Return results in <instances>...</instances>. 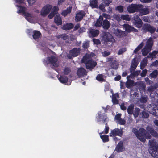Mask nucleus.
<instances>
[{
  "label": "nucleus",
  "mask_w": 158,
  "mask_h": 158,
  "mask_svg": "<svg viewBox=\"0 0 158 158\" xmlns=\"http://www.w3.org/2000/svg\"><path fill=\"white\" fill-rule=\"evenodd\" d=\"M132 131L138 139L142 142H145L146 138L150 139L151 138V135L148 133L146 130L143 128H140L139 131L137 129L133 128Z\"/></svg>",
  "instance_id": "nucleus-1"
},
{
  "label": "nucleus",
  "mask_w": 158,
  "mask_h": 158,
  "mask_svg": "<svg viewBox=\"0 0 158 158\" xmlns=\"http://www.w3.org/2000/svg\"><path fill=\"white\" fill-rule=\"evenodd\" d=\"M149 144L150 154L154 158H158V146L155 140H150Z\"/></svg>",
  "instance_id": "nucleus-2"
},
{
  "label": "nucleus",
  "mask_w": 158,
  "mask_h": 158,
  "mask_svg": "<svg viewBox=\"0 0 158 158\" xmlns=\"http://www.w3.org/2000/svg\"><path fill=\"white\" fill-rule=\"evenodd\" d=\"M82 61L85 63L86 67L88 69L91 70L97 65V63L93 61L88 54H86L83 57Z\"/></svg>",
  "instance_id": "nucleus-3"
},
{
  "label": "nucleus",
  "mask_w": 158,
  "mask_h": 158,
  "mask_svg": "<svg viewBox=\"0 0 158 158\" xmlns=\"http://www.w3.org/2000/svg\"><path fill=\"white\" fill-rule=\"evenodd\" d=\"M17 6L18 7L17 9L18 10V13H22L23 15V16L28 22L31 23H34V21L32 19V15L29 13L25 12L26 10V8L21 6Z\"/></svg>",
  "instance_id": "nucleus-4"
},
{
  "label": "nucleus",
  "mask_w": 158,
  "mask_h": 158,
  "mask_svg": "<svg viewBox=\"0 0 158 158\" xmlns=\"http://www.w3.org/2000/svg\"><path fill=\"white\" fill-rule=\"evenodd\" d=\"M52 6L50 5H47L44 6L42 9L40 14L43 16H46L50 11Z\"/></svg>",
  "instance_id": "nucleus-5"
},
{
  "label": "nucleus",
  "mask_w": 158,
  "mask_h": 158,
  "mask_svg": "<svg viewBox=\"0 0 158 158\" xmlns=\"http://www.w3.org/2000/svg\"><path fill=\"white\" fill-rule=\"evenodd\" d=\"M139 4H131L127 8V10L129 13H133L138 12Z\"/></svg>",
  "instance_id": "nucleus-6"
},
{
  "label": "nucleus",
  "mask_w": 158,
  "mask_h": 158,
  "mask_svg": "<svg viewBox=\"0 0 158 158\" xmlns=\"http://www.w3.org/2000/svg\"><path fill=\"white\" fill-rule=\"evenodd\" d=\"M138 11L141 15H147L149 13V9L147 7H144L143 5H139Z\"/></svg>",
  "instance_id": "nucleus-7"
},
{
  "label": "nucleus",
  "mask_w": 158,
  "mask_h": 158,
  "mask_svg": "<svg viewBox=\"0 0 158 158\" xmlns=\"http://www.w3.org/2000/svg\"><path fill=\"white\" fill-rule=\"evenodd\" d=\"M47 60V61L46 62L47 64L50 63L55 67L58 66L57 60L56 57L51 56L48 57Z\"/></svg>",
  "instance_id": "nucleus-8"
},
{
  "label": "nucleus",
  "mask_w": 158,
  "mask_h": 158,
  "mask_svg": "<svg viewBox=\"0 0 158 158\" xmlns=\"http://www.w3.org/2000/svg\"><path fill=\"white\" fill-rule=\"evenodd\" d=\"M133 23L138 28H140L142 26V21L138 15H136L134 17Z\"/></svg>",
  "instance_id": "nucleus-9"
},
{
  "label": "nucleus",
  "mask_w": 158,
  "mask_h": 158,
  "mask_svg": "<svg viewBox=\"0 0 158 158\" xmlns=\"http://www.w3.org/2000/svg\"><path fill=\"white\" fill-rule=\"evenodd\" d=\"M123 134L122 131L118 128H115L111 131L110 133V136L111 137L116 135L121 136Z\"/></svg>",
  "instance_id": "nucleus-10"
},
{
  "label": "nucleus",
  "mask_w": 158,
  "mask_h": 158,
  "mask_svg": "<svg viewBox=\"0 0 158 158\" xmlns=\"http://www.w3.org/2000/svg\"><path fill=\"white\" fill-rule=\"evenodd\" d=\"M113 33L116 36L119 38L125 36L127 35L125 31H121L118 29H114Z\"/></svg>",
  "instance_id": "nucleus-11"
},
{
  "label": "nucleus",
  "mask_w": 158,
  "mask_h": 158,
  "mask_svg": "<svg viewBox=\"0 0 158 158\" xmlns=\"http://www.w3.org/2000/svg\"><path fill=\"white\" fill-rule=\"evenodd\" d=\"M123 28L125 31L128 32H130L131 31L137 32L138 30L134 28V27L128 24H124L123 25Z\"/></svg>",
  "instance_id": "nucleus-12"
},
{
  "label": "nucleus",
  "mask_w": 158,
  "mask_h": 158,
  "mask_svg": "<svg viewBox=\"0 0 158 158\" xmlns=\"http://www.w3.org/2000/svg\"><path fill=\"white\" fill-rule=\"evenodd\" d=\"M143 29L144 30L149 32L151 33H154L156 31V28L149 24H145Z\"/></svg>",
  "instance_id": "nucleus-13"
},
{
  "label": "nucleus",
  "mask_w": 158,
  "mask_h": 158,
  "mask_svg": "<svg viewBox=\"0 0 158 158\" xmlns=\"http://www.w3.org/2000/svg\"><path fill=\"white\" fill-rule=\"evenodd\" d=\"M98 122L100 123V122L102 121L103 123H104L106 121L107 119L106 117L104 114H102L101 112H99L98 115L97 116Z\"/></svg>",
  "instance_id": "nucleus-14"
},
{
  "label": "nucleus",
  "mask_w": 158,
  "mask_h": 158,
  "mask_svg": "<svg viewBox=\"0 0 158 158\" xmlns=\"http://www.w3.org/2000/svg\"><path fill=\"white\" fill-rule=\"evenodd\" d=\"M70 54L73 56H76L80 53L79 48H74L69 52Z\"/></svg>",
  "instance_id": "nucleus-15"
},
{
  "label": "nucleus",
  "mask_w": 158,
  "mask_h": 158,
  "mask_svg": "<svg viewBox=\"0 0 158 158\" xmlns=\"http://www.w3.org/2000/svg\"><path fill=\"white\" fill-rule=\"evenodd\" d=\"M89 35L90 37L97 36L99 34V31L97 30H94L90 28L89 29Z\"/></svg>",
  "instance_id": "nucleus-16"
},
{
  "label": "nucleus",
  "mask_w": 158,
  "mask_h": 158,
  "mask_svg": "<svg viewBox=\"0 0 158 158\" xmlns=\"http://www.w3.org/2000/svg\"><path fill=\"white\" fill-rule=\"evenodd\" d=\"M77 74L80 77H82L87 74V72L85 69L82 68H79L77 72Z\"/></svg>",
  "instance_id": "nucleus-17"
},
{
  "label": "nucleus",
  "mask_w": 158,
  "mask_h": 158,
  "mask_svg": "<svg viewBox=\"0 0 158 158\" xmlns=\"http://www.w3.org/2000/svg\"><path fill=\"white\" fill-rule=\"evenodd\" d=\"M131 75H129L127 77V80L126 82V86L128 88H130L133 84V81L130 80V78H131Z\"/></svg>",
  "instance_id": "nucleus-18"
},
{
  "label": "nucleus",
  "mask_w": 158,
  "mask_h": 158,
  "mask_svg": "<svg viewBox=\"0 0 158 158\" xmlns=\"http://www.w3.org/2000/svg\"><path fill=\"white\" fill-rule=\"evenodd\" d=\"M85 15V13L83 11H81L76 14V20L77 21L81 20L83 17Z\"/></svg>",
  "instance_id": "nucleus-19"
},
{
  "label": "nucleus",
  "mask_w": 158,
  "mask_h": 158,
  "mask_svg": "<svg viewBox=\"0 0 158 158\" xmlns=\"http://www.w3.org/2000/svg\"><path fill=\"white\" fill-rule=\"evenodd\" d=\"M124 149L123 146V142L120 141L116 147L115 150L118 152H120L124 150Z\"/></svg>",
  "instance_id": "nucleus-20"
},
{
  "label": "nucleus",
  "mask_w": 158,
  "mask_h": 158,
  "mask_svg": "<svg viewBox=\"0 0 158 158\" xmlns=\"http://www.w3.org/2000/svg\"><path fill=\"white\" fill-rule=\"evenodd\" d=\"M158 87V84H156L154 86H150L147 89V91L150 93V96L153 97L152 95V92Z\"/></svg>",
  "instance_id": "nucleus-21"
},
{
  "label": "nucleus",
  "mask_w": 158,
  "mask_h": 158,
  "mask_svg": "<svg viewBox=\"0 0 158 158\" xmlns=\"http://www.w3.org/2000/svg\"><path fill=\"white\" fill-rule=\"evenodd\" d=\"M147 130L149 131L151 135L153 136L158 138V133L155 131L152 128L149 126H148L146 128Z\"/></svg>",
  "instance_id": "nucleus-22"
},
{
  "label": "nucleus",
  "mask_w": 158,
  "mask_h": 158,
  "mask_svg": "<svg viewBox=\"0 0 158 158\" xmlns=\"http://www.w3.org/2000/svg\"><path fill=\"white\" fill-rule=\"evenodd\" d=\"M104 37L109 41L114 42V39L113 38L111 35L109 33H106L104 34Z\"/></svg>",
  "instance_id": "nucleus-23"
},
{
  "label": "nucleus",
  "mask_w": 158,
  "mask_h": 158,
  "mask_svg": "<svg viewBox=\"0 0 158 158\" xmlns=\"http://www.w3.org/2000/svg\"><path fill=\"white\" fill-rule=\"evenodd\" d=\"M55 23L57 25H61L62 24V20L59 14H57L55 17Z\"/></svg>",
  "instance_id": "nucleus-24"
},
{
  "label": "nucleus",
  "mask_w": 158,
  "mask_h": 158,
  "mask_svg": "<svg viewBox=\"0 0 158 158\" xmlns=\"http://www.w3.org/2000/svg\"><path fill=\"white\" fill-rule=\"evenodd\" d=\"M103 18L102 16H100L99 18L97 20V22L95 24V26L97 27H100L102 25Z\"/></svg>",
  "instance_id": "nucleus-25"
},
{
  "label": "nucleus",
  "mask_w": 158,
  "mask_h": 158,
  "mask_svg": "<svg viewBox=\"0 0 158 158\" xmlns=\"http://www.w3.org/2000/svg\"><path fill=\"white\" fill-rule=\"evenodd\" d=\"M153 44V42L152 39L151 38H150L147 40L145 46L146 47L149 48L151 49Z\"/></svg>",
  "instance_id": "nucleus-26"
},
{
  "label": "nucleus",
  "mask_w": 158,
  "mask_h": 158,
  "mask_svg": "<svg viewBox=\"0 0 158 158\" xmlns=\"http://www.w3.org/2000/svg\"><path fill=\"white\" fill-rule=\"evenodd\" d=\"M102 26L104 29H107L110 27V23L107 20H105L103 21Z\"/></svg>",
  "instance_id": "nucleus-27"
},
{
  "label": "nucleus",
  "mask_w": 158,
  "mask_h": 158,
  "mask_svg": "<svg viewBox=\"0 0 158 158\" xmlns=\"http://www.w3.org/2000/svg\"><path fill=\"white\" fill-rule=\"evenodd\" d=\"M41 35V33L37 31H35L33 32V37L34 39L36 40L40 38Z\"/></svg>",
  "instance_id": "nucleus-28"
},
{
  "label": "nucleus",
  "mask_w": 158,
  "mask_h": 158,
  "mask_svg": "<svg viewBox=\"0 0 158 158\" xmlns=\"http://www.w3.org/2000/svg\"><path fill=\"white\" fill-rule=\"evenodd\" d=\"M72 7L69 6L68 7L66 10H63L61 14L64 16H66L68 14L70 13L71 11Z\"/></svg>",
  "instance_id": "nucleus-29"
},
{
  "label": "nucleus",
  "mask_w": 158,
  "mask_h": 158,
  "mask_svg": "<svg viewBox=\"0 0 158 158\" xmlns=\"http://www.w3.org/2000/svg\"><path fill=\"white\" fill-rule=\"evenodd\" d=\"M151 50L149 48L146 47L145 46V48L142 50V54L144 56H146L151 51Z\"/></svg>",
  "instance_id": "nucleus-30"
},
{
  "label": "nucleus",
  "mask_w": 158,
  "mask_h": 158,
  "mask_svg": "<svg viewBox=\"0 0 158 158\" xmlns=\"http://www.w3.org/2000/svg\"><path fill=\"white\" fill-rule=\"evenodd\" d=\"M158 53V51H154L150 53L148 57L150 58H155L156 56V55Z\"/></svg>",
  "instance_id": "nucleus-31"
},
{
  "label": "nucleus",
  "mask_w": 158,
  "mask_h": 158,
  "mask_svg": "<svg viewBox=\"0 0 158 158\" xmlns=\"http://www.w3.org/2000/svg\"><path fill=\"white\" fill-rule=\"evenodd\" d=\"M147 62V58H145L141 61L140 63V68L143 69L144 67L146 65Z\"/></svg>",
  "instance_id": "nucleus-32"
},
{
  "label": "nucleus",
  "mask_w": 158,
  "mask_h": 158,
  "mask_svg": "<svg viewBox=\"0 0 158 158\" xmlns=\"http://www.w3.org/2000/svg\"><path fill=\"white\" fill-rule=\"evenodd\" d=\"M73 27V25L72 23H67L64 25L62 28L64 30H67L72 28Z\"/></svg>",
  "instance_id": "nucleus-33"
},
{
  "label": "nucleus",
  "mask_w": 158,
  "mask_h": 158,
  "mask_svg": "<svg viewBox=\"0 0 158 158\" xmlns=\"http://www.w3.org/2000/svg\"><path fill=\"white\" fill-rule=\"evenodd\" d=\"M90 6L92 8H97L98 6L97 0H93L90 1Z\"/></svg>",
  "instance_id": "nucleus-34"
},
{
  "label": "nucleus",
  "mask_w": 158,
  "mask_h": 158,
  "mask_svg": "<svg viewBox=\"0 0 158 158\" xmlns=\"http://www.w3.org/2000/svg\"><path fill=\"white\" fill-rule=\"evenodd\" d=\"M137 64V62L135 60V59H134L132 60V63L131 65V70H135L136 69Z\"/></svg>",
  "instance_id": "nucleus-35"
},
{
  "label": "nucleus",
  "mask_w": 158,
  "mask_h": 158,
  "mask_svg": "<svg viewBox=\"0 0 158 158\" xmlns=\"http://www.w3.org/2000/svg\"><path fill=\"white\" fill-rule=\"evenodd\" d=\"M60 81L62 83H65L68 81L67 78L65 76H61L58 78Z\"/></svg>",
  "instance_id": "nucleus-36"
},
{
  "label": "nucleus",
  "mask_w": 158,
  "mask_h": 158,
  "mask_svg": "<svg viewBox=\"0 0 158 158\" xmlns=\"http://www.w3.org/2000/svg\"><path fill=\"white\" fill-rule=\"evenodd\" d=\"M121 19L125 20L127 21H130V18L129 15H122L121 16Z\"/></svg>",
  "instance_id": "nucleus-37"
},
{
  "label": "nucleus",
  "mask_w": 158,
  "mask_h": 158,
  "mask_svg": "<svg viewBox=\"0 0 158 158\" xmlns=\"http://www.w3.org/2000/svg\"><path fill=\"white\" fill-rule=\"evenodd\" d=\"M134 109V105H130L128 108L127 111L129 114H131L133 113V110Z\"/></svg>",
  "instance_id": "nucleus-38"
},
{
  "label": "nucleus",
  "mask_w": 158,
  "mask_h": 158,
  "mask_svg": "<svg viewBox=\"0 0 158 158\" xmlns=\"http://www.w3.org/2000/svg\"><path fill=\"white\" fill-rule=\"evenodd\" d=\"M138 84L139 85L140 89L143 90H145V85L143 82L142 81H139L138 82Z\"/></svg>",
  "instance_id": "nucleus-39"
},
{
  "label": "nucleus",
  "mask_w": 158,
  "mask_h": 158,
  "mask_svg": "<svg viewBox=\"0 0 158 158\" xmlns=\"http://www.w3.org/2000/svg\"><path fill=\"white\" fill-rule=\"evenodd\" d=\"M100 137L104 142H106L109 141V139L108 135H100Z\"/></svg>",
  "instance_id": "nucleus-40"
},
{
  "label": "nucleus",
  "mask_w": 158,
  "mask_h": 158,
  "mask_svg": "<svg viewBox=\"0 0 158 158\" xmlns=\"http://www.w3.org/2000/svg\"><path fill=\"white\" fill-rule=\"evenodd\" d=\"M96 79L100 81H102L104 80L103 75L102 74H98L96 77Z\"/></svg>",
  "instance_id": "nucleus-41"
},
{
  "label": "nucleus",
  "mask_w": 158,
  "mask_h": 158,
  "mask_svg": "<svg viewBox=\"0 0 158 158\" xmlns=\"http://www.w3.org/2000/svg\"><path fill=\"white\" fill-rule=\"evenodd\" d=\"M158 75V72L157 70L154 71L150 75V76L152 78H155Z\"/></svg>",
  "instance_id": "nucleus-42"
},
{
  "label": "nucleus",
  "mask_w": 158,
  "mask_h": 158,
  "mask_svg": "<svg viewBox=\"0 0 158 158\" xmlns=\"http://www.w3.org/2000/svg\"><path fill=\"white\" fill-rule=\"evenodd\" d=\"M144 45V44L143 42H142L141 43V44L138 46V47L136 48L135 49V50L134 51V52L135 53H136L141 48H142V47Z\"/></svg>",
  "instance_id": "nucleus-43"
},
{
  "label": "nucleus",
  "mask_w": 158,
  "mask_h": 158,
  "mask_svg": "<svg viewBox=\"0 0 158 158\" xmlns=\"http://www.w3.org/2000/svg\"><path fill=\"white\" fill-rule=\"evenodd\" d=\"M131 78H133V77H136L139 75V74L140 73V71H137L133 72L132 73V71H131Z\"/></svg>",
  "instance_id": "nucleus-44"
},
{
  "label": "nucleus",
  "mask_w": 158,
  "mask_h": 158,
  "mask_svg": "<svg viewBox=\"0 0 158 158\" xmlns=\"http://www.w3.org/2000/svg\"><path fill=\"white\" fill-rule=\"evenodd\" d=\"M123 7L122 6H117L115 8V10L120 13L122 12L123 11Z\"/></svg>",
  "instance_id": "nucleus-45"
},
{
  "label": "nucleus",
  "mask_w": 158,
  "mask_h": 158,
  "mask_svg": "<svg viewBox=\"0 0 158 158\" xmlns=\"http://www.w3.org/2000/svg\"><path fill=\"white\" fill-rule=\"evenodd\" d=\"M58 38H61L63 40H65L69 39V36L66 34H62L61 35H59L58 36Z\"/></svg>",
  "instance_id": "nucleus-46"
},
{
  "label": "nucleus",
  "mask_w": 158,
  "mask_h": 158,
  "mask_svg": "<svg viewBox=\"0 0 158 158\" xmlns=\"http://www.w3.org/2000/svg\"><path fill=\"white\" fill-rule=\"evenodd\" d=\"M147 100V97L146 96H142L140 99V101L141 102L145 103L146 102Z\"/></svg>",
  "instance_id": "nucleus-47"
},
{
  "label": "nucleus",
  "mask_w": 158,
  "mask_h": 158,
  "mask_svg": "<svg viewBox=\"0 0 158 158\" xmlns=\"http://www.w3.org/2000/svg\"><path fill=\"white\" fill-rule=\"evenodd\" d=\"M139 109L137 108H135L134 112L133 113L134 116L136 117L138 116L139 112Z\"/></svg>",
  "instance_id": "nucleus-48"
},
{
  "label": "nucleus",
  "mask_w": 158,
  "mask_h": 158,
  "mask_svg": "<svg viewBox=\"0 0 158 158\" xmlns=\"http://www.w3.org/2000/svg\"><path fill=\"white\" fill-rule=\"evenodd\" d=\"M126 51V48H123L120 49L118 50L117 54L118 55L122 54Z\"/></svg>",
  "instance_id": "nucleus-49"
},
{
  "label": "nucleus",
  "mask_w": 158,
  "mask_h": 158,
  "mask_svg": "<svg viewBox=\"0 0 158 158\" xmlns=\"http://www.w3.org/2000/svg\"><path fill=\"white\" fill-rule=\"evenodd\" d=\"M121 114H117L115 117V119L116 121V122H117L120 119H121Z\"/></svg>",
  "instance_id": "nucleus-50"
},
{
  "label": "nucleus",
  "mask_w": 158,
  "mask_h": 158,
  "mask_svg": "<svg viewBox=\"0 0 158 158\" xmlns=\"http://www.w3.org/2000/svg\"><path fill=\"white\" fill-rule=\"evenodd\" d=\"M117 123L118 124V123L121 125H123L125 124L126 121L124 119L121 118Z\"/></svg>",
  "instance_id": "nucleus-51"
},
{
  "label": "nucleus",
  "mask_w": 158,
  "mask_h": 158,
  "mask_svg": "<svg viewBox=\"0 0 158 158\" xmlns=\"http://www.w3.org/2000/svg\"><path fill=\"white\" fill-rule=\"evenodd\" d=\"M151 113L154 115L158 116V109L157 110H155V109L153 110L152 111H151Z\"/></svg>",
  "instance_id": "nucleus-52"
},
{
  "label": "nucleus",
  "mask_w": 158,
  "mask_h": 158,
  "mask_svg": "<svg viewBox=\"0 0 158 158\" xmlns=\"http://www.w3.org/2000/svg\"><path fill=\"white\" fill-rule=\"evenodd\" d=\"M102 54L103 56L105 57L110 55V53L109 52L104 51V52H102Z\"/></svg>",
  "instance_id": "nucleus-53"
},
{
  "label": "nucleus",
  "mask_w": 158,
  "mask_h": 158,
  "mask_svg": "<svg viewBox=\"0 0 158 158\" xmlns=\"http://www.w3.org/2000/svg\"><path fill=\"white\" fill-rule=\"evenodd\" d=\"M29 6L32 5L36 1V0H27Z\"/></svg>",
  "instance_id": "nucleus-54"
},
{
  "label": "nucleus",
  "mask_w": 158,
  "mask_h": 158,
  "mask_svg": "<svg viewBox=\"0 0 158 158\" xmlns=\"http://www.w3.org/2000/svg\"><path fill=\"white\" fill-rule=\"evenodd\" d=\"M113 16L114 18L118 21H119L121 20V17H120L119 15H114Z\"/></svg>",
  "instance_id": "nucleus-55"
},
{
  "label": "nucleus",
  "mask_w": 158,
  "mask_h": 158,
  "mask_svg": "<svg viewBox=\"0 0 158 158\" xmlns=\"http://www.w3.org/2000/svg\"><path fill=\"white\" fill-rule=\"evenodd\" d=\"M70 72V69L68 68H65L64 70V73L65 74H68Z\"/></svg>",
  "instance_id": "nucleus-56"
},
{
  "label": "nucleus",
  "mask_w": 158,
  "mask_h": 158,
  "mask_svg": "<svg viewBox=\"0 0 158 158\" xmlns=\"http://www.w3.org/2000/svg\"><path fill=\"white\" fill-rule=\"evenodd\" d=\"M59 8L57 6H55L52 9V12H54V13L55 14H57L56 13V12L58 10Z\"/></svg>",
  "instance_id": "nucleus-57"
},
{
  "label": "nucleus",
  "mask_w": 158,
  "mask_h": 158,
  "mask_svg": "<svg viewBox=\"0 0 158 158\" xmlns=\"http://www.w3.org/2000/svg\"><path fill=\"white\" fill-rule=\"evenodd\" d=\"M101 16H102V18H103V17L105 18L106 19H110V15H109L108 14H103L102 15H101Z\"/></svg>",
  "instance_id": "nucleus-58"
},
{
  "label": "nucleus",
  "mask_w": 158,
  "mask_h": 158,
  "mask_svg": "<svg viewBox=\"0 0 158 158\" xmlns=\"http://www.w3.org/2000/svg\"><path fill=\"white\" fill-rule=\"evenodd\" d=\"M117 99V98H115L114 97H112V101L113 103L114 104H117L118 103V101Z\"/></svg>",
  "instance_id": "nucleus-59"
},
{
  "label": "nucleus",
  "mask_w": 158,
  "mask_h": 158,
  "mask_svg": "<svg viewBox=\"0 0 158 158\" xmlns=\"http://www.w3.org/2000/svg\"><path fill=\"white\" fill-rule=\"evenodd\" d=\"M147 73V70L146 69L143 70L142 72L141 73V76L142 77H144L146 75Z\"/></svg>",
  "instance_id": "nucleus-60"
},
{
  "label": "nucleus",
  "mask_w": 158,
  "mask_h": 158,
  "mask_svg": "<svg viewBox=\"0 0 158 158\" xmlns=\"http://www.w3.org/2000/svg\"><path fill=\"white\" fill-rule=\"evenodd\" d=\"M55 14H56L54 13V12L52 11L48 15V17L49 19H51L54 16Z\"/></svg>",
  "instance_id": "nucleus-61"
},
{
  "label": "nucleus",
  "mask_w": 158,
  "mask_h": 158,
  "mask_svg": "<svg viewBox=\"0 0 158 158\" xmlns=\"http://www.w3.org/2000/svg\"><path fill=\"white\" fill-rule=\"evenodd\" d=\"M110 88V85L108 84H106L105 85V89L104 91L105 92L109 90Z\"/></svg>",
  "instance_id": "nucleus-62"
},
{
  "label": "nucleus",
  "mask_w": 158,
  "mask_h": 158,
  "mask_svg": "<svg viewBox=\"0 0 158 158\" xmlns=\"http://www.w3.org/2000/svg\"><path fill=\"white\" fill-rule=\"evenodd\" d=\"M145 80L148 84H150L152 83V81H151L149 80V79L148 78H145Z\"/></svg>",
  "instance_id": "nucleus-63"
},
{
  "label": "nucleus",
  "mask_w": 158,
  "mask_h": 158,
  "mask_svg": "<svg viewBox=\"0 0 158 158\" xmlns=\"http://www.w3.org/2000/svg\"><path fill=\"white\" fill-rule=\"evenodd\" d=\"M89 46V43L88 42H84L83 44V47L84 48H87Z\"/></svg>",
  "instance_id": "nucleus-64"
}]
</instances>
